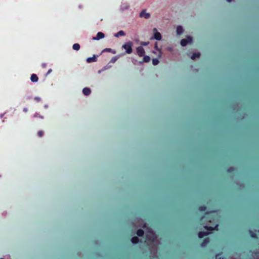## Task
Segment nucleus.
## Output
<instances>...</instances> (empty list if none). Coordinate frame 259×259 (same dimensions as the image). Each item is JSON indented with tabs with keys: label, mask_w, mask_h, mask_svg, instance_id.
<instances>
[{
	"label": "nucleus",
	"mask_w": 259,
	"mask_h": 259,
	"mask_svg": "<svg viewBox=\"0 0 259 259\" xmlns=\"http://www.w3.org/2000/svg\"><path fill=\"white\" fill-rule=\"evenodd\" d=\"M139 223V224H136L134 223V225L136 227H142L145 229V232L146 236V242L148 244L152 243L154 246H157L160 244L159 241L157 239L155 234L150 228L146 227V224L144 223L143 220L140 219L137 220Z\"/></svg>",
	"instance_id": "nucleus-1"
},
{
	"label": "nucleus",
	"mask_w": 259,
	"mask_h": 259,
	"mask_svg": "<svg viewBox=\"0 0 259 259\" xmlns=\"http://www.w3.org/2000/svg\"><path fill=\"white\" fill-rule=\"evenodd\" d=\"M133 43L131 41H128L124 44L122 46V48L125 50L126 53L131 54L133 52Z\"/></svg>",
	"instance_id": "nucleus-2"
},
{
	"label": "nucleus",
	"mask_w": 259,
	"mask_h": 259,
	"mask_svg": "<svg viewBox=\"0 0 259 259\" xmlns=\"http://www.w3.org/2000/svg\"><path fill=\"white\" fill-rule=\"evenodd\" d=\"M193 41V37L190 35H187L186 38L182 39L181 40V45L183 47L187 46L189 43L191 44Z\"/></svg>",
	"instance_id": "nucleus-3"
},
{
	"label": "nucleus",
	"mask_w": 259,
	"mask_h": 259,
	"mask_svg": "<svg viewBox=\"0 0 259 259\" xmlns=\"http://www.w3.org/2000/svg\"><path fill=\"white\" fill-rule=\"evenodd\" d=\"M140 17H144V18L148 19L150 17V14L149 13H147L146 10H143L139 14Z\"/></svg>",
	"instance_id": "nucleus-4"
},
{
	"label": "nucleus",
	"mask_w": 259,
	"mask_h": 259,
	"mask_svg": "<svg viewBox=\"0 0 259 259\" xmlns=\"http://www.w3.org/2000/svg\"><path fill=\"white\" fill-rule=\"evenodd\" d=\"M137 53L140 57L144 56L145 53V50L142 47H138L136 48Z\"/></svg>",
	"instance_id": "nucleus-5"
},
{
	"label": "nucleus",
	"mask_w": 259,
	"mask_h": 259,
	"mask_svg": "<svg viewBox=\"0 0 259 259\" xmlns=\"http://www.w3.org/2000/svg\"><path fill=\"white\" fill-rule=\"evenodd\" d=\"M105 34L102 32H99L97 33L96 36L95 37H93V40H98L100 39H102L104 38Z\"/></svg>",
	"instance_id": "nucleus-6"
},
{
	"label": "nucleus",
	"mask_w": 259,
	"mask_h": 259,
	"mask_svg": "<svg viewBox=\"0 0 259 259\" xmlns=\"http://www.w3.org/2000/svg\"><path fill=\"white\" fill-rule=\"evenodd\" d=\"M162 36L161 34L159 32H155L152 38L155 39L157 40H160Z\"/></svg>",
	"instance_id": "nucleus-7"
},
{
	"label": "nucleus",
	"mask_w": 259,
	"mask_h": 259,
	"mask_svg": "<svg viewBox=\"0 0 259 259\" xmlns=\"http://www.w3.org/2000/svg\"><path fill=\"white\" fill-rule=\"evenodd\" d=\"M176 32H177V35H178L182 34L184 32V29H183V27L180 25L178 26L177 27Z\"/></svg>",
	"instance_id": "nucleus-8"
},
{
	"label": "nucleus",
	"mask_w": 259,
	"mask_h": 259,
	"mask_svg": "<svg viewBox=\"0 0 259 259\" xmlns=\"http://www.w3.org/2000/svg\"><path fill=\"white\" fill-rule=\"evenodd\" d=\"M82 93L85 96H89L91 94V91L89 88H84L82 90Z\"/></svg>",
	"instance_id": "nucleus-9"
},
{
	"label": "nucleus",
	"mask_w": 259,
	"mask_h": 259,
	"mask_svg": "<svg viewBox=\"0 0 259 259\" xmlns=\"http://www.w3.org/2000/svg\"><path fill=\"white\" fill-rule=\"evenodd\" d=\"M210 233L209 232H200L198 233V237L200 238H202L203 237L209 235Z\"/></svg>",
	"instance_id": "nucleus-10"
},
{
	"label": "nucleus",
	"mask_w": 259,
	"mask_h": 259,
	"mask_svg": "<svg viewBox=\"0 0 259 259\" xmlns=\"http://www.w3.org/2000/svg\"><path fill=\"white\" fill-rule=\"evenodd\" d=\"M96 61H97V57L95 55H94L92 57H89L87 59V61L88 63H91L92 62H96Z\"/></svg>",
	"instance_id": "nucleus-11"
},
{
	"label": "nucleus",
	"mask_w": 259,
	"mask_h": 259,
	"mask_svg": "<svg viewBox=\"0 0 259 259\" xmlns=\"http://www.w3.org/2000/svg\"><path fill=\"white\" fill-rule=\"evenodd\" d=\"M200 56V53L199 52L194 53L191 57V59L195 60L196 58H199Z\"/></svg>",
	"instance_id": "nucleus-12"
},
{
	"label": "nucleus",
	"mask_w": 259,
	"mask_h": 259,
	"mask_svg": "<svg viewBox=\"0 0 259 259\" xmlns=\"http://www.w3.org/2000/svg\"><path fill=\"white\" fill-rule=\"evenodd\" d=\"M31 81L33 82H35L38 81V77L35 74H32L31 76Z\"/></svg>",
	"instance_id": "nucleus-13"
},
{
	"label": "nucleus",
	"mask_w": 259,
	"mask_h": 259,
	"mask_svg": "<svg viewBox=\"0 0 259 259\" xmlns=\"http://www.w3.org/2000/svg\"><path fill=\"white\" fill-rule=\"evenodd\" d=\"M125 35V32L122 30H120L117 33L114 34V36L115 37H118L119 36H124Z\"/></svg>",
	"instance_id": "nucleus-14"
},
{
	"label": "nucleus",
	"mask_w": 259,
	"mask_h": 259,
	"mask_svg": "<svg viewBox=\"0 0 259 259\" xmlns=\"http://www.w3.org/2000/svg\"><path fill=\"white\" fill-rule=\"evenodd\" d=\"M218 225L217 224L215 225V226L214 228H213L212 227H208L207 226H205L204 227V228L207 230L212 231L213 230H218Z\"/></svg>",
	"instance_id": "nucleus-15"
},
{
	"label": "nucleus",
	"mask_w": 259,
	"mask_h": 259,
	"mask_svg": "<svg viewBox=\"0 0 259 259\" xmlns=\"http://www.w3.org/2000/svg\"><path fill=\"white\" fill-rule=\"evenodd\" d=\"M209 242V238H205L201 244L202 247H205Z\"/></svg>",
	"instance_id": "nucleus-16"
},
{
	"label": "nucleus",
	"mask_w": 259,
	"mask_h": 259,
	"mask_svg": "<svg viewBox=\"0 0 259 259\" xmlns=\"http://www.w3.org/2000/svg\"><path fill=\"white\" fill-rule=\"evenodd\" d=\"M150 61V57L148 56H144L143 61L140 62V64H142L143 62H149Z\"/></svg>",
	"instance_id": "nucleus-17"
},
{
	"label": "nucleus",
	"mask_w": 259,
	"mask_h": 259,
	"mask_svg": "<svg viewBox=\"0 0 259 259\" xmlns=\"http://www.w3.org/2000/svg\"><path fill=\"white\" fill-rule=\"evenodd\" d=\"M131 241L133 244H137L139 241V238L137 237H134L132 238Z\"/></svg>",
	"instance_id": "nucleus-18"
},
{
	"label": "nucleus",
	"mask_w": 259,
	"mask_h": 259,
	"mask_svg": "<svg viewBox=\"0 0 259 259\" xmlns=\"http://www.w3.org/2000/svg\"><path fill=\"white\" fill-rule=\"evenodd\" d=\"M102 52H111L113 54H115L116 53V51L115 50H112L110 48H106L105 49H104Z\"/></svg>",
	"instance_id": "nucleus-19"
},
{
	"label": "nucleus",
	"mask_w": 259,
	"mask_h": 259,
	"mask_svg": "<svg viewBox=\"0 0 259 259\" xmlns=\"http://www.w3.org/2000/svg\"><path fill=\"white\" fill-rule=\"evenodd\" d=\"M144 234V231L142 229H139L137 231V234L139 236H142Z\"/></svg>",
	"instance_id": "nucleus-20"
},
{
	"label": "nucleus",
	"mask_w": 259,
	"mask_h": 259,
	"mask_svg": "<svg viewBox=\"0 0 259 259\" xmlns=\"http://www.w3.org/2000/svg\"><path fill=\"white\" fill-rule=\"evenodd\" d=\"M80 49V45L78 44H74L73 45V49L75 51H78Z\"/></svg>",
	"instance_id": "nucleus-21"
},
{
	"label": "nucleus",
	"mask_w": 259,
	"mask_h": 259,
	"mask_svg": "<svg viewBox=\"0 0 259 259\" xmlns=\"http://www.w3.org/2000/svg\"><path fill=\"white\" fill-rule=\"evenodd\" d=\"M159 63V60L157 58H154L152 59V64L153 65H156Z\"/></svg>",
	"instance_id": "nucleus-22"
},
{
	"label": "nucleus",
	"mask_w": 259,
	"mask_h": 259,
	"mask_svg": "<svg viewBox=\"0 0 259 259\" xmlns=\"http://www.w3.org/2000/svg\"><path fill=\"white\" fill-rule=\"evenodd\" d=\"M118 56L114 57L111 60L110 62L114 63L118 59Z\"/></svg>",
	"instance_id": "nucleus-23"
},
{
	"label": "nucleus",
	"mask_w": 259,
	"mask_h": 259,
	"mask_svg": "<svg viewBox=\"0 0 259 259\" xmlns=\"http://www.w3.org/2000/svg\"><path fill=\"white\" fill-rule=\"evenodd\" d=\"M206 207H205V206H200V207L199 208V210L200 211H205V210H206Z\"/></svg>",
	"instance_id": "nucleus-24"
},
{
	"label": "nucleus",
	"mask_w": 259,
	"mask_h": 259,
	"mask_svg": "<svg viewBox=\"0 0 259 259\" xmlns=\"http://www.w3.org/2000/svg\"><path fill=\"white\" fill-rule=\"evenodd\" d=\"M149 44V41H147V42L142 41L141 42V45L142 46H147V45H148Z\"/></svg>",
	"instance_id": "nucleus-25"
},
{
	"label": "nucleus",
	"mask_w": 259,
	"mask_h": 259,
	"mask_svg": "<svg viewBox=\"0 0 259 259\" xmlns=\"http://www.w3.org/2000/svg\"><path fill=\"white\" fill-rule=\"evenodd\" d=\"M38 135L39 137H41L44 135V132L42 131H40L38 132Z\"/></svg>",
	"instance_id": "nucleus-26"
},
{
	"label": "nucleus",
	"mask_w": 259,
	"mask_h": 259,
	"mask_svg": "<svg viewBox=\"0 0 259 259\" xmlns=\"http://www.w3.org/2000/svg\"><path fill=\"white\" fill-rule=\"evenodd\" d=\"M154 48L155 49L157 50L158 52H160V49H158V45H157V42H155V45H154Z\"/></svg>",
	"instance_id": "nucleus-27"
},
{
	"label": "nucleus",
	"mask_w": 259,
	"mask_h": 259,
	"mask_svg": "<svg viewBox=\"0 0 259 259\" xmlns=\"http://www.w3.org/2000/svg\"><path fill=\"white\" fill-rule=\"evenodd\" d=\"M216 259H224V257L223 256H221L219 254H217L216 255Z\"/></svg>",
	"instance_id": "nucleus-28"
},
{
	"label": "nucleus",
	"mask_w": 259,
	"mask_h": 259,
	"mask_svg": "<svg viewBox=\"0 0 259 259\" xmlns=\"http://www.w3.org/2000/svg\"><path fill=\"white\" fill-rule=\"evenodd\" d=\"M250 235L252 237H255V233H254L253 232H252L251 231H250Z\"/></svg>",
	"instance_id": "nucleus-29"
},
{
	"label": "nucleus",
	"mask_w": 259,
	"mask_h": 259,
	"mask_svg": "<svg viewBox=\"0 0 259 259\" xmlns=\"http://www.w3.org/2000/svg\"><path fill=\"white\" fill-rule=\"evenodd\" d=\"M151 252H153V254H155L156 253V248H154L153 249V251H151Z\"/></svg>",
	"instance_id": "nucleus-30"
},
{
	"label": "nucleus",
	"mask_w": 259,
	"mask_h": 259,
	"mask_svg": "<svg viewBox=\"0 0 259 259\" xmlns=\"http://www.w3.org/2000/svg\"><path fill=\"white\" fill-rule=\"evenodd\" d=\"M159 52V54L158 55V57H161V55H162V52H161V51L160 50V52Z\"/></svg>",
	"instance_id": "nucleus-31"
},
{
	"label": "nucleus",
	"mask_w": 259,
	"mask_h": 259,
	"mask_svg": "<svg viewBox=\"0 0 259 259\" xmlns=\"http://www.w3.org/2000/svg\"><path fill=\"white\" fill-rule=\"evenodd\" d=\"M52 71V69H50V70H49V71H48L47 73V75H48L49 73H50Z\"/></svg>",
	"instance_id": "nucleus-32"
},
{
	"label": "nucleus",
	"mask_w": 259,
	"mask_h": 259,
	"mask_svg": "<svg viewBox=\"0 0 259 259\" xmlns=\"http://www.w3.org/2000/svg\"><path fill=\"white\" fill-rule=\"evenodd\" d=\"M35 99L36 100H37V101H40V98H38V97H35Z\"/></svg>",
	"instance_id": "nucleus-33"
},
{
	"label": "nucleus",
	"mask_w": 259,
	"mask_h": 259,
	"mask_svg": "<svg viewBox=\"0 0 259 259\" xmlns=\"http://www.w3.org/2000/svg\"><path fill=\"white\" fill-rule=\"evenodd\" d=\"M232 170H233V168H230L228 169V172H230Z\"/></svg>",
	"instance_id": "nucleus-34"
},
{
	"label": "nucleus",
	"mask_w": 259,
	"mask_h": 259,
	"mask_svg": "<svg viewBox=\"0 0 259 259\" xmlns=\"http://www.w3.org/2000/svg\"><path fill=\"white\" fill-rule=\"evenodd\" d=\"M153 31H154V33H155V32H158V31H157V29H156V28H154L153 29Z\"/></svg>",
	"instance_id": "nucleus-35"
},
{
	"label": "nucleus",
	"mask_w": 259,
	"mask_h": 259,
	"mask_svg": "<svg viewBox=\"0 0 259 259\" xmlns=\"http://www.w3.org/2000/svg\"><path fill=\"white\" fill-rule=\"evenodd\" d=\"M167 50H168V51H172V48H167Z\"/></svg>",
	"instance_id": "nucleus-36"
},
{
	"label": "nucleus",
	"mask_w": 259,
	"mask_h": 259,
	"mask_svg": "<svg viewBox=\"0 0 259 259\" xmlns=\"http://www.w3.org/2000/svg\"><path fill=\"white\" fill-rule=\"evenodd\" d=\"M214 212H215V211L213 210V211H209V212H207L206 213H209Z\"/></svg>",
	"instance_id": "nucleus-37"
},
{
	"label": "nucleus",
	"mask_w": 259,
	"mask_h": 259,
	"mask_svg": "<svg viewBox=\"0 0 259 259\" xmlns=\"http://www.w3.org/2000/svg\"><path fill=\"white\" fill-rule=\"evenodd\" d=\"M42 66L44 67H46V63H44L42 64Z\"/></svg>",
	"instance_id": "nucleus-38"
},
{
	"label": "nucleus",
	"mask_w": 259,
	"mask_h": 259,
	"mask_svg": "<svg viewBox=\"0 0 259 259\" xmlns=\"http://www.w3.org/2000/svg\"><path fill=\"white\" fill-rule=\"evenodd\" d=\"M228 2L230 3L232 0H226Z\"/></svg>",
	"instance_id": "nucleus-39"
},
{
	"label": "nucleus",
	"mask_w": 259,
	"mask_h": 259,
	"mask_svg": "<svg viewBox=\"0 0 259 259\" xmlns=\"http://www.w3.org/2000/svg\"><path fill=\"white\" fill-rule=\"evenodd\" d=\"M27 109H26V108L24 109V111H27Z\"/></svg>",
	"instance_id": "nucleus-40"
},
{
	"label": "nucleus",
	"mask_w": 259,
	"mask_h": 259,
	"mask_svg": "<svg viewBox=\"0 0 259 259\" xmlns=\"http://www.w3.org/2000/svg\"><path fill=\"white\" fill-rule=\"evenodd\" d=\"M36 114H35L34 115V116H35V117L37 116V115H36Z\"/></svg>",
	"instance_id": "nucleus-41"
},
{
	"label": "nucleus",
	"mask_w": 259,
	"mask_h": 259,
	"mask_svg": "<svg viewBox=\"0 0 259 259\" xmlns=\"http://www.w3.org/2000/svg\"><path fill=\"white\" fill-rule=\"evenodd\" d=\"M36 114H35L34 115V116H35V117L37 116V115H36Z\"/></svg>",
	"instance_id": "nucleus-42"
},
{
	"label": "nucleus",
	"mask_w": 259,
	"mask_h": 259,
	"mask_svg": "<svg viewBox=\"0 0 259 259\" xmlns=\"http://www.w3.org/2000/svg\"><path fill=\"white\" fill-rule=\"evenodd\" d=\"M203 218H204V217H202L201 218V220H202Z\"/></svg>",
	"instance_id": "nucleus-43"
},
{
	"label": "nucleus",
	"mask_w": 259,
	"mask_h": 259,
	"mask_svg": "<svg viewBox=\"0 0 259 259\" xmlns=\"http://www.w3.org/2000/svg\"><path fill=\"white\" fill-rule=\"evenodd\" d=\"M3 114H2V115H1V117H3Z\"/></svg>",
	"instance_id": "nucleus-44"
},
{
	"label": "nucleus",
	"mask_w": 259,
	"mask_h": 259,
	"mask_svg": "<svg viewBox=\"0 0 259 259\" xmlns=\"http://www.w3.org/2000/svg\"><path fill=\"white\" fill-rule=\"evenodd\" d=\"M0 259H4V258H0Z\"/></svg>",
	"instance_id": "nucleus-45"
}]
</instances>
